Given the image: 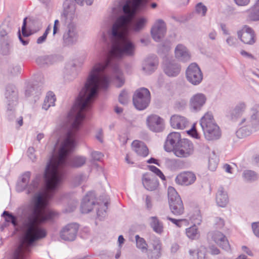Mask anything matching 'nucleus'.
<instances>
[{"label":"nucleus","instance_id":"nucleus-38","mask_svg":"<svg viewBox=\"0 0 259 259\" xmlns=\"http://www.w3.org/2000/svg\"><path fill=\"white\" fill-rule=\"evenodd\" d=\"M76 67L74 63L68 64L64 71V78L68 81L72 80L76 76Z\"/></svg>","mask_w":259,"mask_h":259},{"label":"nucleus","instance_id":"nucleus-47","mask_svg":"<svg viewBox=\"0 0 259 259\" xmlns=\"http://www.w3.org/2000/svg\"><path fill=\"white\" fill-rule=\"evenodd\" d=\"M107 209V203L105 202L104 203L103 206L101 209L99 208L98 209L97 211V214L98 218L100 220H102L104 219L106 215V210Z\"/></svg>","mask_w":259,"mask_h":259},{"label":"nucleus","instance_id":"nucleus-56","mask_svg":"<svg viewBox=\"0 0 259 259\" xmlns=\"http://www.w3.org/2000/svg\"><path fill=\"white\" fill-rule=\"evenodd\" d=\"M251 228L254 235L259 238V221L251 224Z\"/></svg>","mask_w":259,"mask_h":259},{"label":"nucleus","instance_id":"nucleus-28","mask_svg":"<svg viewBox=\"0 0 259 259\" xmlns=\"http://www.w3.org/2000/svg\"><path fill=\"white\" fill-rule=\"evenodd\" d=\"M175 57L178 59L187 62L190 59V54L187 48L182 44L178 45L175 49Z\"/></svg>","mask_w":259,"mask_h":259},{"label":"nucleus","instance_id":"nucleus-18","mask_svg":"<svg viewBox=\"0 0 259 259\" xmlns=\"http://www.w3.org/2000/svg\"><path fill=\"white\" fill-rule=\"evenodd\" d=\"M166 25L161 19L157 20L151 28L152 38L156 41H159L164 36L166 33Z\"/></svg>","mask_w":259,"mask_h":259},{"label":"nucleus","instance_id":"nucleus-8","mask_svg":"<svg viewBox=\"0 0 259 259\" xmlns=\"http://www.w3.org/2000/svg\"><path fill=\"white\" fill-rule=\"evenodd\" d=\"M6 106V115L10 120L13 119L15 106L18 101V92L15 87L9 85L6 88L5 92Z\"/></svg>","mask_w":259,"mask_h":259},{"label":"nucleus","instance_id":"nucleus-43","mask_svg":"<svg viewBox=\"0 0 259 259\" xmlns=\"http://www.w3.org/2000/svg\"><path fill=\"white\" fill-rule=\"evenodd\" d=\"M219 162V158L214 152H212L210 155L208 159V168L211 171L216 169Z\"/></svg>","mask_w":259,"mask_h":259},{"label":"nucleus","instance_id":"nucleus-48","mask_svg":"<svg viewBox=\"0 0 259 259\" xmlns=\"http://www.w3.org/2000/svg\"><path fill=\"white\" fill-rule=\"evenodd\" d=\"M118 100L121 104L126 105L129 100V96L127 92L124 90L122 91L119 95Z\"/></svg>","mask_w":259,"mask_h":259},{"label":"nucleus","instance_id":"nucleus-7","mask_svg":"<svg viewBox=\"0 0 259 259\" xmlns=\"http://www.w3.org/2000/svg\"><path fill=\"white\" fill-rule=\"evenodd\" d=\"M30 176L31 173L29 171L25 172L21 176L17 184V191L21 192L26 190L27 193L30 194L34 193L39 190L41 176L37 175L31 183L28 184Z\"/></svg>","mask_w":259,"mask_h":259},{"label":"nucleus","instance_id":"nucleus-23","mask_svg":"<svg viewBox=\"0 0 259 259\" xmlns=\"http://www.w3.org/2000/svg\"><path fill=\"white\" fill-rule=\"evenodd\" d=\"M95 195L93 192H88L83 198L81 205L80 210L83 213H87L91 211L95 205Z\"/></svg>","mask_w":259,"mask_h":259},{"label":"nucleus","instance_id":"nucleus-24","mask_svg":"<svg viewBox=\"0 0 259 259\" xmlns=\"http://www.w3.org/2000/svg\"><path fill=\"white\" fill-rule=\"evenodd\" d=\"M196 180V176L193 172L185 171L178 175L176 177L175 181L179 185L189 186L193 184Z\"/></svg>","mask_w":259,"mask_h":259},{"label":"nucleus","instance_id":"nucleus-12","mask_svg":"<svg viewBox=\"0 0 259 259\" xmlns=\"http://www.w3.org/2000/svg\"><path fill=\"white\" fill-rule=\"evenodd\" d=\"M173 151L175 155L178 157H188L194 152L193 144L189 140L183 139L177 144Z\"/></svg>","mask_w":259,"mask_h":259},{"label":"nucleus","instance_id":"nucleus-20","mask_svg":"<svg viewBox=\"0 0 259 259\" xmlns=\"http://www.w3.org/2000/svg\"><path fill=\"white\" fill-rule=\"evenodd\" d=\"M146 122L148 127L152 132H160L164 128V120L158 115L152 114L149 116Z\"/></svg>","mask_w":259,"mask_h":259},{"label":"nucleus","instance_id":"nucleus-21","mask_svg":"<svg viewBox=\"0 0 259 259\" xmlns=\"http://www.w3.org/2000/svg\"><path fill=\"white\" fill-rule=\"evenodd\" d=\"M209 236L212 240L223 249L229 251L230 249V246L229 241L226 236L222 232L215 231L210 232Z\"/></svg>","mask_w":259,"mask_h":259},{"label":"nucleus","instance_id":"nucleus-11","mask_svg":"<svg viewBox=\"0 0 259 259\" xmlns=\"http://www.w3.org/2000/svg\"><path fill=\"white\" fill-rule=\"evenodd\" d=\"M186 76L187 80L194 85L200 84L203 79L202 72L198 65L195 63L189 65L186 71Z\"/></svg>","mask_w":259,"mask_h":259},{"label":"nucleus","instance_id":"nucleus-62","mask_svg":"<svg viewBox=\"0 0 259 259\" xmlns=\"http://www.w3.org/2000/svg\"><path fill=\"white\" fill-rule=\"evenodd\" d=\"M187 133L195 139L199 138V135L194 127H193L190 130L188 131Z\"/></svg>","mask_w":259,"mask_h":259},{"label":"nucleus","instance_id":"nucleus-3","mask_svg":"<svg viewBox=\"0 0 259 259\" xmlns=\"http://www.w3.org/2000/svg\"><path fill=\"white\" fill-rule=\"evenodd\" d=\"M44 190L39 192L32 198L30 202L20 207L15 217L5 211L3 215L7 222L14 226H17L22 232L20 243L15 251L14 259H25V253L30 251L33 243L46 237V230L40 224L52 220L57 213L48 207L50 199Z\"/></svg>","mask_w":259,"mask_h":259},{"label":"nucleus","instance_id":"nucleus-32","mask_svg":"<svg viewBox=\"0 0 259 259\" xmlns=\"http://www.w3.org/2000/svg\"><path fill=\"white\" fill-rule=\"evenodd\" d=\"M13 40L12 37L0 39V51L4 55H9L12 49Z\"/></svg>","mask_w":259,"mask_h":259},{"label":"nucleus","instance_id":"nucleus-17","mask_svg":"<svg viewBox=\"0 0 259 259\" xmlns=\"http://www.w3.org/2000/svg\"><path fill=\"white\" fill-rule=\"evenodd\" d=\"M158 63V59L156 56H149L143 61L142 70L144 74L150 75L157 69Z\"/></svg>","mask_w":259,"mask_h":259},{"label":"nucleus","instance_id":"nucleus-29","mask_svg":"<svg viewBox=\"0 0 259 259\" xmlns=\"http://www.w3.org/2000/svg\"><path fill=\"white\" fill-rule=\"evenodd\" d=\"M62 15L66 18L72 19L75 14L76 5L72 0H65L63 4Z\"/></svg>","mask_w":259,"mask_h":259},{"label":"nucleus","instance_id":"nucleus-1","mask_svg":"<svg viewBox=\"0 0 259 259\" xmlns=\"http://www.w3.org/2000/svg\"><path fill=\"white\" fill-rule=\"evenodd\" d=\"M131 18L121 16L115 20L110 28L102 32V40L110 44L111 48L108 53L99 57V61L90 71L84 85L79 94L81 98L93 102L100 88L104 90L108 88L110 80L105 73L108 67L112 69V78L116 87L120 88L124 83L123 73L115 60L124 56L133 57L135 54V44L131 39L128 33L122 30L127 28Z\"/></svg>","mask_w":259,"mask_h":259},{"label":"nucleus","instance_id":"nucleus-6","mask_svg":"<svg viewBox=\"0 0 259 259\" xmlns=\"http://www.w3.org/2000/svg\"><path fill=\"white\" fill-rule=\"evenodd\" d=\"M200 124L205 138L208 141L216 140L220 138L221 132L219 126L215 122L212 113L207 112L201 117Z\"/></svg>","mask_w":259,"mask_h":259},{"label":"nucleus","instance_id":"nucleus-15","mask_svg":"<svg viewBox=\"0 0 259 259\" xmlns=\"http://www.w3.org/2000/svg\"><path fill=\"white\" fill-rule=\"evenodd\" d=\"M78 225L76 223L67 224L60 231V235L65 241H72L75 240L78 230Z\"/></svg>","mask_w":259,"mask_h":259},{"label":"nucleus","instance_id":"nucleus-40","mask_svg":"<svg viewBox=\"0 0 259 259\" xmlns=\"http://www.w3.org/2000/svg\"><path fill=\"white\" fill-rule=\"evenodd\" d=\"M246 108V104L243 102L238 103L232 111L231 115L232 119H236L241 116Z\"/></svg>","mask_w":259,"mask_h":259},{"label":"nucleus","instance_id":"nucleus-10","mask_svg":"<svg viewBox=\"0 0 259 259\" xmlns=\"http://www.w3.org/2000/svg\"><path fill=\"white\" fill-rule=\"evenodd\" d=\"M133 100L134 105L137 109L144 110L150 102V93L147 89L142 88L136 91Z\"/></svg>","mask_w":259,"mask_h":259},{"label":"nucleus","instance_id":"nucleus-4","mask_svg":"<svg viewBox=\"0 0 259 259\" xmlns=\"http://www.w3.org/2000/svg\"><path fill=\"white\" fill-rule=\"evenodd\" d=\"M149 0H124L115 2L111 10V15L118 20L121 16L131 17V20L127 28L122 29L128 33L130 30L139 32L142 31L146 25L148 19L144 17L135 19L139 11L146 8Z\"/></svg>","mask_w":259,"mask_h":259},{"label":"nucleus","instance_id":"nucleus-34","mask_svg":"<svg viewBox=\"0 0 259 259\" xmlns=\"http://www.w3.org/2000/svg\"><path fill=\"white\" fill-rule=\"evenodd\" d=\"M247 19L250 21H259V0H257L254 5L247 11Z\"/></svg>","mask_w":259,"mask_h":259},{"label":"nucleus","instance_id":"nucleus-41","mask_svg":"<svg viewBox=\"0 0 259 259\" xmlns=\"http://www.w3.org/2000/svg\"><path fill=\"white\" fill-rule=\"evenodd\" d=\"M243 180L246 182H251L256 181L258 179L257 174L251 170H245L242 173Z\"/></svg>","mask_w":259,"mask_h":259},{"label":"nucleus","instance_id":"nucleus-49","mask_svg":"<svg viewBox=\"0 0 259 259\" xmlns=\"http://www.w3.org/2000/svg\"><path fill=\"white\" fill-rule=\"evenodd\" d=\"M195 10L196 12L201 16H205L207 11L206 7L201 3H199L196 5Z\"/></svg>","mask_w":259,"mask_h":259},{"label":"nucleus","instance_id":"nucleus-30","mask_svg":"<svg viewBox=\"0 0 259 259\" xmlns=\"http://www.w3.org/2000/svg\"><path fill=\"white\" fill-rule=\"evenodd\" d=\"M132 148L138 155L146 157L148 154V149L145 144L139 141L135 140L132 144Z\"/></svg>","mask_w":259,"mask_h":259},{"label":"nucleus","instance_id":"nucleus-60","mask_svg":"<svg viewBox=\"0 0 259 259\" xmlns=\"http://www.w3.org/2000/svg\"><path fill=\"white\" fill-rule=\"evenodd\" d=\"M60 23L58 20H56L54 22V24L53 26V35L55 36L56 34H57L60 30Z\"/></svg>","mask_w":259,"mask_h":259},{"label":"nucleus","instance_id":"nucleus-51","mask_svg":"<svg viewBox=\"0 0 259 259\" xmlns=\"http://www.w3.org/2000/svg\"><path fill=\"white\" fill-rule=\"evenodd\" d=\"M213 226L216 229H221L225 226V221L222 218L217 217L214 219Z\"/></svg>","mask_w":259,"mask_h":259},{"label":"nucleus","instance_id":"nucleus-52","mask_svg":"<svg viewBox=\"0 0 259 259\" xmlns=\"http://www.w3.org/2000/svg\"><path fill=\"white\" fill-rule=\"evenodd\" d=\"M87 177L85 176L80 174L76 176L73 180V183L75 186L80 185L82 182L85 181Z\"/></svg>","mask_w":259,"mask_h":259},{"label":"nucleus","instance_id":"nucleus-13","mask_svg":"<svg viewBox=\"0 0 259 259\" xmlns=\"http://www.w3.org/2000/svg\"><path fill=\"white\" fill-rule=\"evenodd\" d=\"M78 33L75 25L70 23L63 35V44L65 46H72L76 44L78 39Z\"/></svg>","mask_w":259,"mask_h":259},{"label":"nucleus","instance_id":"nucleus-39","mask_svg":"<svg viewBox=\"0 0 259 259\" xmlns=\"http://www.w3.org/2000/svg\"><path fill=\"white\" fill-rule=\"evenodd\" d=\"M56 98L55 94L52 92L48 93L42 104V108L45 110H47L50 107L55 105Z\"/></svg>","mask_w":259,"mask_h":259},{"label":"nucleus","instance_id":"nucleus-27","mask_svg":"<svg viewBox=\"0 0 259 259\" xmlns=\"http://www.w3.org/2000/svg\"><path fill=\"white\" fill-rule=\"evenodd\" d=\"M170 123L173 128L179 130H183L189 124V121L185 117L177 114L174 115L170 117Z\"/></svg>","mask_w":259,"mask_h":259},{"label":"nucleus","instance_id":"nucleus-36","mask_svg":"<svg viewBox=\"0 0 259 259\" xmlns=\"http://www.w3.org/2000/svg\"><path fill=\"white\" fill-rule=\"evenodd\" d=\"M149 220L151 228L155 233L161 234L163 232V223L157 217H151Z\"/></svg>","mask_w":259,"mask_h":259},{"label":"nucleus","instance_id":"nucleus-31","mask_svg":"<svg viewBox=\"0 0 259 259\" xmlns=\"http://www.w3.org/2000/svg\"><path fill=\"white\" fill-rule=\"evenodd\" d=\"M215 200L217 205L221 207H225L229 202L228 194L222 187L219 188L216 194Z\"/></svg>","mask_w":259,"mask_h":259},{"label":"nucleus","instance_id":"nucleus-59","mask_svg":"<svg viewBox=\"0 0 259 259\" xmlns=\"http://www.w3.org/2000/svg\"><path fill=\"white\" fill-rule=\"evenodd\" d=\"M26 18H24L23 22V25L22 26V33L23 36L28 37L29 36L31 33L28 32L26 29Z\"/></svg>","mask_w":259,"mask_h":259},{"label":"nucleus","instance_id":"nucleus-55","mask_svg":"<svg viewBox=\"0 0 259 259\" xmlns=\"http://www.w3.org/2000/svg\"><path fill=\"white\" fill-rule=\"evenodd\" d=\"M197 259H205L206 256V249L203 246H201L197 251Z\"/></svg>","mask_w":259,"mask_h":259},{"label":"nucleus","instance_id":"nucleus-5","mask_svg":"<svg viewBox=\"0 0 259 259\" xmlns=\"http://www.w3.org/2000/svg\"><path fill=\"white\" fill-rule=\"evenodd\" d=\"M250 111V116L241 120V126L236 132V136L240 139L249 136L259 127V105L253 106Z\"/></svg>","mask_w":259,"mask_h":259},{"label":"nucleus","instance_id":"nucleus-58","mask_svg":"<svg viewBox=\"0 0 259 259\" xmlns=\"http://www.w3.org/2000/svg\"><path fill=\"white\" fill-rule=\"evenodd\" d=\"M92 158L94 160L99 161L103 157V154L99 151H93L91 153Z\"/></svg>","mask_w":259,"mask_h":259},{"label":"nucleus","instance_id":"nucleus-45","mask_svg":"<svg viewBox=\"0 0 259 259\" xmlns=\"http://www.w3.org/2000/svg\"><path fill=\"white\" fill-rule=\"evenodd\" d=\"M171 48V42L170 41H166L159 46L158 52L161 54L166 55L170 51Z\"/></svg>","mask_w":259,"mask_h":259},{"label":"nucleus","instance_id":"nucleus-19","mask_svg":"<svg viewBox=\"0 0 259 259\" xmlns=\"http://www.w3.org/2000/svg\"><path fill=\"white\" fill-rule=\"evenodd\" d=\"M163 71L169 77H176L180 73L181 67L175 60H165L163 63Z\"/></svg>","mask_w":259,"mask_h":259},{"label":"nucleus","instance_id":"nucleus-64","mask_svg":"<svg viewBox=\"0 0 259 259\" xmlns=\"http://www.w3.org/2000/svg\"><path fill=\"white\" fill-rule=\"evenodd\" d=\"M145 204H146V208L148 209H150L152 207L151 198L150 196H149L148 195L146 196Z\"/></svg>","mask_w":259,"mask_h":259},{"label":"nucleus","instance_id":"nucleus-33","mask_svg":"<svg viewBox=\"0 0 259 259\" xmlns=\"http://www.w3.org/2000/svg\"><path fill=\"white\" fill-rule=\"evenodd\" d=\"M41 93L40 88L36 84H28L25 89V96L33 97L35 101L38 98Z\"/></svg>","mask_w":259,"mask_h":259},{"label":"nucleus","instance_id":"nucleus-46","mask_svg":"<svg viewBox=\"0 0 259 259\" xmlns=\"http://www.w3.org/2000/svg\"><path fill=\"white\" fill-rule=\"evenodd\" d=\"M226 43L228 46L232 48L237 47L239 44L238 39L233 36L229 35L226 40Z\"/></svg>","mask_w":259,"mask_h":259},{"label":"nucleus","instance_id":"nucleus-2","mask_svg":"<svg viewBox=\"0 0 259 259\" xmlns=\"http://www.w3.org/2000/svg\"><path fill=\"white\" fill-rule=\"evenodd\" d=\"M93 101L78 96L76 101L68 115V123L63 141L61 143L58 155H52L44 172V190L51 198L58 190L64 178V168L68 166L74 168L82 166L87 158L76 156L68 159L76 145L77 132L85 118L84 112L91 107Z\"/></svg>","mask_w":259,"mask_h":259},{"label":"nucleus","instance_id":"nucleus-26","mask_svg":"<svg viewBox=\"0 0 259 259\" xmlns=\"http://www.w3.org/2000/svg\"><path fill=\"white\" fill-rule=\"evenodd\" d=\"M142 183L145 188L149 191L154 190L158 185L157 178L154 175L149 173L143 175Z\"/></svg>","mask_w":259,"mask_h":259},{"label":"nucleus","instance_id":"nucleus-35","mask_svg":"<svg viewBox=\"0 0 259 259\" xmlns=\"http://www.w3.org/2000/svg\"><path fill=\"white\" fill-rule=\"evenodd\" d=\"M12 26L8 20H5L0 25V39L12 37L10 33Z\"/></svg>","mask_w":259,"mask_h":259},{"label":"nucleus","instance_id":"nucleus-54","mask_svg":"<svg viewBox=\"0 0 259 259\" xmlns=\"http://www.w3.org/2000/svg\"><path fill=\"white\" fill-rule=\"evenodd\" d=\"M50 30H51L50 27V26H49L46 29L43 35L42 36L39 37L37 38V41H36L37 44H41L45 41V40L47 38V35L50 31Z\"/></svg>","mask_w":259,"mask_h":259},{"label":"nucleus","instance_id":"nucleus-9","mask_svg":"<svg viewBox=\"0 0 259 259\" xmlns=\"http://www.w3.org/2000/svg\"><path fill=\"white\" fill-rule=\"evenodd\" d=\"M167 195L171 212L176 215L182 214L184 212V205L180 196L174 187H168Z\"/></svg>","mask_w":259,"mask_h":259},{"label":"nucleus","instance_id":"nucleus-37","mask_svg":"<svg viewBox=\"0 0 259 259\" xmlns=\"http://www.w3.org/2000/svg\"><path fill=\"white\" fill-rule=\"evenodd\" d=\"M55 57L52 55H45L38 57L36 59V63L41 67H45L53 64Z\"/></svg>","mask_w":259,"mask_h":259},{"label":"nucleus","instance_id":"nucleus-53","mask_svg":"<svg viewBox=\"0 0 259 259\" xmlns=\"http://www.w3.org/2000/svg\"><path fill=\"white\" fill-rule=\"evenodd\" d=\"M149 169L151 171H152L157 176H158L159 178H160L162 180L165 179V177H164V175L163 174V173L161 172V171L159 168H158L157 167H156V166H153V165L149 166Z\"/></svg>","mask_w":259,"mask_h":259},{"label":"nucleus","instance_id":"nucleus-25","mask_svg":"<svg viewBox=\"0 0 259 259\" xmlns=\"http://www.w3.org/2000/svg\"><path fill=\"white\" fill-rule=\"evenodd\" d=\"M180 134L178 132L170 133L167 137L164 148L166 151L169 152L175 149L177 144L181 141Z\"/></svg>","mask_w":259,"mask_h":259},{"label":"nucleus","instance_id":"nucleus-42","mask_svg":"<svg viewBox=\"0 0 259 259\" xmlns=\"http://www.w3.org/2000/svg\"><path fill=\"white\" fill-rule=\"evenodd\" d=\"M136 247L142 252H146L148 250V244L143 238L140 237L138 235L135 236Z\"/></svg>","mask_w":259,"mask_h":259},{"label":"nucleus","instance_id":"nucleus-61","mask_svg":"<svg viewBox=\"0 0 259 259\" xmlns=\"http://www.w3.org/2000/svg\"><path fill=\"white\" fill-rule=\"evenodd\" d=\"M34 151L35 150L33 147H29L27 150L28 156L32 161H34L36 159V157L34 154Z\"/></svg>","mask_w":259,"mask_h":259},{"label":"nucleus","instance_id":"nucleus-57","mask_svg":"<svg viewBox=\"0 0 259 259\" xmlns=\"http://www.w3.org/2000/svg\"><path fill=\"white\" fill-rule=\"evenodd\" d=\"M163 219H167L171 221L173 224H175L177 226L179 227H181V223L183 221H185L186 220H177L175 219L171 218L168 216H166L165 218H163Z\"/></svg>","mask_w":259,"mask_h":259},{"label":"nucleus","instance_id":"nucleus-16","mask_svg":"<svg viewBox=\"0 0 259 259\" xmlns=\"http://www.w3.org/2000/svg\"><path fill=\"white\" fill-rule=\"evenodd\" d=\"M237 33L238 38L244 44L252 45L255 41L254 31L247 25H244Z\"/></svg>","mask_w":259,"mask_h":259},{"label":"nucleus","instance_id":"nucleus-22","mask_svg":"<svg viewBox=\"0 0 259 259\" xmlns=\"http://www.w3.org/2000/svg\"><path fill=\"white\" fill-rule=\"evenodd\" d=\"M151 243L152 249L149 250L148 257L150 259H158L161 256V242L159 238L153 236L151 237Z\"/></svg>","mask_w":259,"mask_h":259},{"label":"nucleus","instance_id":"nucleus-63","mask_svg":"<svg viewBox=\"0 0 259 259\" xmlns=\"http://www.w3.org/2000/svg\"><path fill=\"white\" fill-rule=\"evenodd\" d=\"M234 1L238 6H246L250 2V0H234Z\"/></svg>","mask_w":259,"mask_h":259},{"label":"nucleus","instance_id":"nucleus-14","mask_svg":"<svg viewBox=\"0 0 259 259\" xmlns=\"http://www.w3.org/2000/svg\"><path fill=\"white\" fill-rule=\"evenodd\" d=\"M207 98L205 94L198 93L192 95L189 99V108L190 110L194 113L201 110L206 102Z\"/></svg>","mask_w":259,"mask_h":259},{"label":"nucleus","instance_id":"nucleus-44","mask_svg":"<svg viewBox=\"0 0 259 259\" xmlns=\"http://www.w3.org/2000/svg\"><path fill=\"white\" fill-rule=\"evenodd\" d=\"M186 234L187 236L191 239H195L198 235V228L195 225L186 229Z\"/></svg>","mask_w":259,"mask_h":259},{"label":"nucleus","instance_id":"nucleus-50","mask_svg":"<svg viewBox=\"0 0 259 259\" xmlns=\"http://www.w3.org/2000/svg\"><path fill=\"white\" fill-rule=\"evenodd\" d=\"M202 217L199 210H196L195 213L191 217V221L194 225H200L202 221Z\"/></svg>","mask_w":259,"mask_h":259}]
</instances>
